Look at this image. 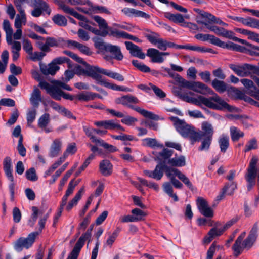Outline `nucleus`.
Segmentation results:
<instances>
[{
    "label": "nucleus",
    "mask_w": 259,
    "mask_h": 259,
    "mask_svg": "<svg viewBox=\"0 0 259 259\" xmlns=\"http://www.w3.org/2000/svg\"><path fill=\"white\" fill-rule=\"evenodd\" d=\"M230 132L231 139L234 142L238 141L240 138L243 137L244 135L243 132L235 126H231L230 128Z\"/></svg>",
    "instance_id": "4c0bfd02"
},
{
    "label": "nucleus",
    "mask_w": 259,
    "mask_h": 259,
    "mask_svg": "<svg viewBox=\"0 0 259 259\" xmlns=\"http://www.w3.org/2000/svg\"><path fill=\"white\" fill-rule=\"evenodd\" d=\"M211 84L213 88L220 93H223L227 90L228 92H233L237 95L242 94L241 91L234 87H230L228 88L227 84L225 82L217 79L212 80Z\"/></svg>",
    "instance_id": "9b49d317"
},
{
    "label": "nucleus",
    "mask_w": 259,
    "mask_h": 259,
    "mask_svg": "<svg viewBox=\"0 0 259 259\" xmlns=\"http://www.w3.org/2000/svg\"><path fill=\"white\" fill-rule=\"evenodd\" d=\"M30 59L33 61H40L42 59L44 56H46V53L44 52H32L30 55Z\"/></svg>",
    "instance_id": "69168bd1"
},
{
    "label": "nucleus",
    "mask_w": 259,
    "mask_h": 259,
    "mask_svg": "<svg viewBox=\"0 0 259 259\" xmlns=\"http://www.w3.org/2000/svg\"><path fill=\"white\" fill-rule=\"evenodd\" d=\"M170 120L173 122L177 131L184 138H189L193 143L197 141L198 134L195 131L194 127L188 124L184 120L180 119L177 117L171 116Z\"/></svg>",
    "instance_id": "f03ea898"
},
{
    "label": "nucleus",
    "mask_w": 259,
    "mask_h": 259,
    "mask_svg": "<svg viewBox=\"0 0 259 259\" xmlns=\"http://www.w3.org/2000/svg\"><path fill=\"white\" fill-rule=\"evenodd\" d=\"M62 141L60 139H55L51 145L49 156L53 158L57 157L61 151Z\"/></svg>",
    "instance_id": "412c9836"
},
{
    "label": "nucleus",
    "mask_w": 259,
    "mask_h": 259,
    "mask_svg": "<svg viewBox=\"0 0 259 259\" xmlns=\"http://www.w3.org/2000/svg\"><path fill=\"white\" fill-rule=\"evenodd\" d=\"M246 235L245 232H242L237 238L235 243L233 245L232 249L234 252V255L238 256L242 252L243 249L248 248V246H244V241L242 242L243 238Z\"/></svg>",
    "instance_id": "6ab92c4d"
},
{
    "label": "nucleus",
    "mask_w": 259,
    "mask_h": 259,
    "mask_svg": "<svg viewBox=\"0 0 259 259\" xmlns=\"http://www.w3.org/2000/svg\"><path fill=\"white\" fill-rule=\"evenodd\" d=\"M124 32L125 31H119L117 29H114L112 28L111 27H108V29H107L106 30L101 31V36L103 37H105L107 35H109L110 36H112L117 38H123Z\"/></svg>",
    "instance_id": "bb28decb"
},
{
    "label": "nucleus",
    "mask_w": 259,
    "mask_h": 259,
    "mask_svg": "<svg viewBox=\"0 0 259 259\" xmlns=\"http://www.w3.org/2000/svg\"><path fill=\"white\" fill-rule=\"evenodd\" d=\"M149 86L151 90H152L155 94L160 99L164 98L166 97V94L159 88L153 84L151 83H149Z\"/></svg>",
    "instance_id": "4d7b16f0"
},
{
    "label": "nucleus",
    "mask_w": 259,
    "mask_h": 259,
    "mask_svg": "<svg viewBox=\"0 0 259 259\" xmlns=\"http://www.w3.org/2000/svg\"><path fill=\"white\" fill-rule=\"evenodd\" d=\"M192 90L202 94L213 95V96L206 98L203 96L199 95L197 98L189 96L187 94H180V97L187 102L196 105L201 106L204 105L205 106L218 110L226 109L229 111H234L235 107L230 106L223 99L215 94L212 90L207 85L199 81H194Z\"/></svg>",
    "instance_id": "f257e3e1"
},
{
    "label": "nucleus",
    "mask_w": 259,
    "mask_h": 259,
    "mask_svg": "<svg viewBox=\"0 0 259 259\" xmlns=\"http://www.w3.org/2000/svg\"><path fill=\"white\" fill-rule=\"evenodd\" d=\"M90 6L91 7L92 11L95 13H105L108 15L111 14V12L105 6H93L92 3Z\"/></svg>",
    "instance_id": "8fccbe9b"
},
{
    "label": "nucleus",
    "mask_w": 259,
    "mask_h": 259,
    "mask_svg": "<svg viewBox=\"0 0 259 259\" xmlns=\"http://www.w3.org/2000/svg\"><path fill=\"white\" fill-rule=\"evenodd\" d=\"M143 144L144 146H146L151 148L154 147H162L163 146L162 145H160L158 143L156 139L151 138H147L142 140Z\"/></svg>",
    "instance_id": "37998d69"
},
{
    "label": "nucleus",
    "mask_w": 259,
    "mask_h": 259,
    "mask_svg": "<svg viewBox=\"0 0 259 259\" xmlns=\"http://www.w3.org/2000/svg\"><path fill=\"white\" fill-rule=\"evenodd\" d=\"M185 49L200 52H212V49L206 48L205 47H201L197 46H192L190 44L185 45Z\"/></svg>",
    "instance_id": "09e8293b"
},
{
    "label": "nucleus",
    "mask_w": 259,
    "mask_h": 259,
    "mask_svg": "<svg viewBox=\"0 0 259 259\" xmlns=\"http://www.w3.org/2000/svg\"><path fill=\"white\" fill-rule=\"evenodd\" d=\"M203 139L202 141L201 145L199 147L200 151H203L204 150H208L210 145L211 143L212 139L211 138L203 137Z\"/></svg>",
    "instance_id": "13d9d810"
},
{
    "label": "nucleus",
    "mask_w": 259,
    "mask_h": 259,
    "mask_svg": "<svg viewBox=\"0 0 259 259\" xmlns=\"http://www.w3.org/2000/svg\"><path fill=\"white\" fill-rule=\"evenodd\" d=\"M93 75V79H95L97 82L100 85L114 91H119V85L108 82L106 79L103 78L101 75Z\"/></svg>",
    "instance_id": "4be33fe9"
},
{
    "label": "nucleus",
    "mask_w": 259,
    "mask_h": 259,
    "mask_svg": "<svg viewBox=\"0 0 259 259\" xmlns=\"http://www.w3.org/2000/svg\"><path fill=\"white\" fill-rule=\"evenodd\" d=\"M258 158L256 156H253L250 161L247 171L245 178L247 182V188L248 191H250L255 184V179L257 175L256 164Z\"/></svg>",
    "instance_id": "0eeeda50"
},
{
    "label": "nucleus",
    "mask_w": 259,
    "mask_h": 259,
    "mask_svg": "<svg viewBox=\"0 0 259 259\" xmlns=\"http://www.w3.org/2000/svg\"><path fill=\"white\" fill-rule=\"evenodd\" d=\"M94 45L96 48L101 50L107 52V48L110 46V44H106L100 38H95L94 39Z\"/></svg>",
    "instance_id": "c03bdc74"
},
{
    "label": "nucleus",
    "mask_w": 259,
    "mask_h": 259,
    "mask_svg": "<svg viewBox=\"0 0 259 259\" xmlns=\"http://www.w3.org/2000/svg\"><path fill=\"white\" fill-rule=\"evenodd\" d=\"M224 231V229L223 227L220 228L213 227L211 228L208 232L207 235L204 238V242L207 244L209 243L214 237L221 236Z\"/></svg>",
    "instance_id": "393cba45"
},
{
    "label": "nucleus",
    "mask_w": 259,
    "mask_h": 259,
    "mask_svg": "<svg viewBox=\"0 0 259 259\" xmlns=\"http://www.w3.org/2000/svg\"><path fill=\"white\" fill-rule=\"evenodd\" d=\"M91 231L92 229H88L84 233L81 235L67 259H77L79 253L81 249L83 246L85 241L88 239L90 240L91 237Z\"/></svg>",
    "instance_id": "1a4fd4ad"
},
{
    "label": "nucleus",
    "mask_w": 259,
    "mask_h": 259,
    "mask_svg": "<svg viewBox=\"0 0 259 259\" xmlns=\"http://www.w3.org/2000/svg\"><path fill=\"white\" fill-rule=\"evenodd\" d=\"M107 52H110L113 56V58L120 61L123 59V55L122 54L120 48L118 46L110 44L107 48Z\"/></svg>",
    "instance_id": "cd10ccee"
},
{
    "label": "nucleus",
    "mask_w": 259,
    "mask_h": 259,
    "mask_svg": "<svg viewBox=\"0 0 259 259\" xmlns=\"http://www.w3.org/2000/svg\"><path fill=\"white\" fill-rule=\"evenodd\" d=\"M25 177L28 180L32 182H35L38 179L36 170L34 167H31L26 171Z\"/></svg>",
    "instance_id": "49530a36"
},
{
    "label": "nucleus",
    "mask_w": 259,
    "mask_h": 259,
    "mask_svg": "<svg viewBox=\"0 0 259 259\" xmlns=\"http://www.w3.org/2000/svg\"><path fill=\"white\" fill-rule=\"evenodd\" d=\"M231 19L239 22L245 25L259 29V20L255 18L250 17H247L245 18L240 17H231Z\"/></svg>",
    "instance_id": "a211bd4d"
},
{
    "label": "nucleus",
    "mask_w": 259,
    "mask_h": 259,
    "mask_svg": "<svg viewBox=\"0 0 259 259\" xmlns=\"http://www.w3.org/2000/svg\"><path fill=\"white\" fill-rule=\"evenodd\" d=\"M177 76H178V79L179 83L181 84V85L184 88H188L189 89H192V86L193 84L194 81H190L188 80H186L185 79L182 77L179 74H177Z\"/></svg>",
    "instance_id": "bf43d9fd"
},
{
    "label": "nucleus",
    "mask_w": 259,
    "mask_h": 259,
    "mask_svg": "<svg viewBox=\"0 0 259 259\" xmlns=\"http://www.w3.org/2000/svg\"><path fill=\"white\" fill-rule=\"evenodd\" d=\"M146 55L151 59V61L153 63H161L164 60L163 57L161 56V52L156 49H148Z\"/></svg>",
    "instance_id": "5701e85b"
},
{
    "label": "nucleus",
    "mask_w": 259,
    "mask_h": 259,
    "mask_svg": "<svg viewBox=\"0 0 259 259\" xmlns=\"http://www.w3.org/2000/svg\"><path fill=\"white\" fill-rule=\"evenodd\" d=\"M88 76L93 78L92 74L100 75L99 74H103L111 78L116 79L119 81H123L124 80V77L120 74L114 72L110 70L100 68L98 66H91L88 68L87 71Z\"/></svg>",
    "instance_id": "6e6552de"
},
{
    "label": "nucleus",
    "mask_w": 259,
    "mask_h": 259,
    "mask_svg": "<svg viewBox=\"0 0 259 259\" xmlns=\"http://www.w3.org/2000/svg\"><path fill=\"white\" fill-rule=\"evenodd\" d=\"M40 8H35L31 12V15L35 17H39L41 14L42 11L46 12L48 15H50L51 12V9L49 8L48 5L44 2L40 3Z\"/></svg>",
    "instance_id": "c756f323"
},
{
    "label": "nucleus",
    "mask_w": 259,
    "mask_h": 259,
    "mask_svg": "<svg viewBox=\"0 0 259 259\" xmlns=\"http://www.w3.org/2000/svg\"><path fill=\"white\" fill-rule=\"evenodd\" d=\"M4 170L6 177L10 181H13L12 161L10 157L7 156L3 161Z\"/></svg>",
    "instance_id": "a878e982"
},
{
    "label": "nucleus",
    "mask_w": 259,
    "mask_h": 259,
    "mask_svg": "<svg viewBox=\"0 0 259 259\" xmlns=\"http://www.w3.org/2000/svg\"><path fill=\"white\" fill-rule=\"evenodd\" d=\"M162 188L164 192L169 197L172 198L175 201L177 202L179 200L177 195L176 194L173 193V188L171 183H164L162 185Z\"/></svg>",
    "instance_id": "f704fd0d"
},
{
    "label": "nucleus",
    "mask_w": 259,
    "mask_h": 259,
    "mask_svg": "<svg viewBox=\"0 0 259 259\" xmlns=\"http://www.w3.org/2000/svg\"><path fill=\"white\" fill-rule=\"evenodd\" d=\"M221 36L232 39L235 41L240 42L242 44H246V40L234 36V33H233V32H232V31L227 30L225 29H224V31L222 34Z\"/></svg>",
    "instance_id": "ea45409f"
},
{
    "label": "nucleus",
    "mask_w": 259,
    "mask_h": 259,
    "mask_svg": "<svg viewBox=\"0 0 259 259\" xmlns=\"http://www.w3.org/2000/svg\"><path fill=\"white\" fill-rule=\"evenodd\" d=\"M93 95H95V93L91 92H82L76 96V98L80 101H89L93 100Z\"/></svg>",
    "instance_id": "a19ab883"
},
{
    "label": "nucleus",
    "mask_w": 259,
    "mask_h": 259,
    "mask_svg": "<svg viewBox=\"0 0 259 259\" xmlns=\"http://www.w3.org/2000/svg\"><path fill=\"white\" fill-rule=\"evenodd\" d=\"M121 231V229L119 227H117L116 229L114 231L113 233L109 236V238L106 241V244L108 245L111 246L113 243L115 241L116 238L118 236L119 232Z\"/></svg>",
    "instance_id": "6e6d98bb"
},
{
    "label": "nucleus",
    "mask_w": 259,
    "mask_h": 259,
    "mask_svg": "<svg viewBox=\"0 0 259 259\" xmlns=\"http://www.w3.org/2000/svg\"><path fill=\"white\" fill-rule=\"evenodd\" d=\"M164 17L175 23H180L184 21L183 16L179 13L174 14L169 12H166L164 14Z\"/></svg>",
    "instance_id": "58836bf2"
},
{
    "label": "nucleus",
    "mask_w": 259,
    "mask_h": 259,
    "mask_svg": "<svg viewBox=\"0 0 259 259\" xmlns=\"http://www.w3.org/2000/svg\"><path fill=\"white\" fill-rule=\"evenodd\" d=\"M197 205L200 213L204 216L212 218L213 216V210L208 206L207 201L199 197L197 199Z\"/></svg>",
    "instance_id": "4468645a"
},
{
    "label": "nucleus",
    "mask_w": 259,
    "mask_h": 259,
    "mask_svg": "<svg viewBox=\"0 0 259 259\" xmlns=\"http://www.w3.org/2000/svg\"><path fill=\"white\" fill-rule=\"evenodd\" d=\"M39 84L40 87L42 89H45L47 93L54 99L56 100H61L63 91L56 85H51L46 81H41Z\"/></svg>",
    "instance_id": "9d476101"
},
{
    "label": "nucleus",
    "mask_w": 259,
    "mask_h": 259,
    "mask_svg": "<svg viewBox=\"0 0 259 259\" xmlns=\"http://www.w3.org/2000/svg\"><path fill=\"white\" fill-rule=\"evenodd\" d=\"M23 48L24 50L29 55L33 52V47L30 41L28 39H25L23 42Z\"/></svg>",
    "instance_id": "774afa93"
},
{
    "label": "nucleus",
    "mask_w": 259,
    "mask_h": 259,
    "mask_svg": "<svg viewBox=\"0 0 259 259\" xmlns=\"http://www.w3.org/2000/svg\"><path fill=\"white\" fill-rule=\"evenodd\" d=\"M164 171H165L166 175L169 179L170 181L173 179H176V177L179 178L181 174V172L179 169L166 165Z\"/></svg>",
    "instance_id": "e433bc0d"
},
{
    "label": "nucleus",
    "mask_w": 259,
    "mask_h": 259,
    "mask_svg": "<svg viewBox=\"0 0 259 259\" xmlns=\"http://www.w3.org/2000/svg\"><path fill=\"white\" fill-rule=\"evenodd\" d=\"M93 18L98 23L101 31H104L108 29V24L104 19L97 15L94 16Z\"/></svg>",
    "instance_id": "de8ad7c7"
},
{
    "label": "nucleus",
    "mask_w": 259,
    "mask_h": 259,
    "mask_svg": "<svg viewBox=\"0 0 259 259\" xmlns=\"http://www.w3.org/2000/svg\"><path fill=\"white\" fill-rule=\"evenodd\" d=\"M258 145L256 139L255 138H252L246 144L244 152L246 153L251 150L256 149Z\"/></svg>",
    "instance_id": "3c124183"
},
{
    "label": "nucleus",
    "mask_w": 259,
    "mask_h": 259,
    "mask_svg": "<svg viewBox=\"0 0 259 259\" xmlns=\"http://www.w3.org/2000/svg\"><path fill=\"white\" fill-rule=\"evenodd\" d=\"M29 100L33 107L37 108L38 107L39 102L42 101V98L41 92L37 87H34Z\"/></svg>",
    "instance_id": "b1692460"
},
{
    "label": "nucleus",
    "mask_w": 259,
    "mask_h": 259,
    "mask_svg": "<svg viewBox=\"0 0 259 259\" xmlns=\"http://www.w3.org/2000/svg\"><path fill=\"white\" fill-rule=\"evenodd\" d=\"M258 228V223H255L250 231L249 235L244 241V246H248V248L252 246L257 237Z\"/></svg>",
    "instance_id": "dca6fc26"
},
{
    "label": "nucleus",
    "mask_w": 259,
    "mask_h": 259,
    "mask_svg": "<svg viewBox=\"0 0 259 259\" xmlns=\"http://www.w3.org/2000/svg\"><path fill=\"white\" fill-rule=\"evenodd\" d=\"M195 37L197 39L201 40L204 41L209 40L211 44L224 49L226 48L233 50H238V47H240L239 46H238L232 42L226 43L222 41L219 38L214 36V35L209 34L199 33L195 35Z\"/></svg>",
    "instance_id": "20e7f679"
},
{
    "label": "nucleus",
    "mask_w": 259,
    "mask_h": 259,
    "mask_svg": "<svg viewBox=\"0 0 259 259\" xmlns=\"http://www.w3.org/2000/svg\"><path fill=\"white\" fill-rule=\"evenodd\" d=\"M165 167V165L164 164H158L153 170H144L143 173L149 178L159 181L161 179L163 176Z\"/></svg>",
    "instance_id": "ddd939ff"
},
{
    "label": "nucleus",
    "mask_w": 259,
    "mask_h": 259,
    "mask_svg": "<svg viewBox=\"0 0 259 259\" xmlns=\"http://www.w3.org/2000/svg\"><path fill=\"white\" fill-rule=\"evenodd\" d=\"M46 40L49 48H50V47L63 48L64 43L63 38L61 37L55 38L54 37H48L46 38Z\"/></svg>",
    "instance_id": "7c9ffc66"
},
{
    "label": "nucleus",
    "mask_w": 259,
    "mask_h": 259,
    "mask_svg": "<svg viewBox=\"0 0 259 259\" xmlns=\"http://www.w3.org/2000/svg\"><path fill=\"white\" fill-rule=\"evenodd\" d=\"M168 163L172 166L182 167L186 164L185 157L182 155L178 157H174L169 159Z\"/></svg>",
    "instance_id": "c9c22d12"
},
{
    "label": "nucleus",
    "mask_w": 259,
    "mask_h": 259,
    "mask_svg": "<svg viewBox=\"0 0 259 259\" xmlns=\"http://www.w3.org/2000/svg\"><path fill=\"white\" fill-rule=\"evenodd\" d=\"M115 102L117 104H121L124 106H128L137 112L140 113L142 115L146 118L155 120H158L159 118L158 115L154 114L152 112L148 111L139 107H135L134 106L131 105V104L139 103V100L136 97L133 96L132 95H125L116 98Z\"/></svg>",
    "instance_id": "7ed1b4c3"
},
{
    "label": "nucleus",
    "mask_w": 259,
    "mask_h": 259,
    "mask_svg": "<svg viewBox=\"0 0 259 259\" xmlns=\"http://www.w3.org/2000/svg\"><path fill=\"white\" fill-rule=\"evenodd\" d=\"M52 21L55 24L60 26H65L67 24V19L64 16L60 14L54 15L52 18Z\"/></svg>",
    "instance_id": "79ce46f5"
},
{
    "label": "nucleus",
    "mask_w": 259,
    "mask_h": 259,
    "mask_svg": "<svg viewBox=\"0 0 259 259\" xmlns=\"http://www.w3.org/2000/svg\"><path fill=\"white\" fill-rule=\"evenodd\" d=\"M115 123V120L113 119L94 122V124L98 127H103L105 129L111 130H114Z\"/></svg>",
    "instance_id": "473e14b6"
},
{
    "label": "nucleus",
    "mask_w": 259,
    "mask_h": 259,
    "mask_svg": "<svg viewBox=\"0 0 259 259\" xmlns=\"http://www.w3.org/2000/svg\"><path fill=\"white\" fill-rule=\"evenodd\" d=\"M97 144H99L100 146L104 147L109 152L113 153L118 150V149L115 146L105 142L101 139L98 141V143Z\"/></svg>",
    "instance_id": "5fc2aeb1"
},
{
    "label": "nucleus",
    "mask_w": 259,
    "mask_h": 259,
    "mask_svg": "<svg viewBox=\"0 0 259 259\" xmlns=\"http://www.w3.org/2000/svg\"><path fill=\"white\" fill-rule=\"evenodd\" d=\"M132 64L142 72L147 73L150 71V69L148 66L137 60H133L132 61Z\"/></svg>",
    "instance_id": "864d4df0"
},
{
    "label": "nucleus",
    "mask_w": 259,
    "mask_h": 259,
    "mask_svg": "<svg viewBox=\"0 0 259 259\" xmlns=\"http://www.w3.org/2000/svg\"><path fill=\"white\" fill-rule=\"evenodd\" d=\"M229 68L240 77H246L252 73H256L259 71V67L250 64L245 63L242 65L230 64Z\"/></svg>",
    "instance_id": "39448f33"
},
{
    "label": "nucleus",
    "mask_w": 259,
    "mask_h": 259,
    "mask_svg": "<svg viewBox=\"0 0 259 259\" xmlns=\"http://www.w3.org/2000/svg\"><path fill=\"white\" fill-rule=\"evenodd\" d=\"M60 8L65 13L69 14L78 20L82 21V22H79V25L85 29H87L89 25L87 23V22L85 21V18L84 16L79 14L73 8L65 4L61 5Z\"/></svg>",
    "instance_id": "f8f14e48"
},
{
    "label": "nucleus",
    "mask_w": 259,
    "mask_h": 259,
    "mask_svg": "<svg viewBox=\"0 0 259 259\" xmlns=\"http://www.w3.org/2000/svg\"><path fill=\"white\" fill-rule=\"evenodd\" d=\"M36 115L35 109L29 110L27 114V121L29 126H31V124L34 121Z\"/></svg>",
    "instance_id": "e2e57ef3"
},
{
    "label": "nucleus",
    "mask_w": 259,
    "mask_h": 259,
    "mask_svg": "<svg viewBox=\"0 0 259 259\" xmlns=\"http://www.w3.org/2000/svg\"><path fill=\"white\" fill-rule=\"evenodd\" d=\"M50 121V115L45 113L38 120V126L41 128L46 127Z\"/></svg>",
    "instance_id": "a18cd8bd"
},
{
    "label": "nucleus",
    "mask_w": 259,
    "mask_h": 259,
    "mask_svg": "<svg viewBox=\"0 0 259 259\" xmlns=\"http://www.w3.org/2000/svg\"><path fill=\"white\" fill-rule=\"evenodd\" d=\"M99 168L100 173L105 177L110 176L113 172V165L107 159H104L100 161Z\"/></svg>",
    "instance_id": "aec40b11"
},
{
    "label": "nucleus",
    "mask_w": 259,
    "mask_h": 259,
    "mask_svg": "<svg viewBox=\"0 0 259 259\" xmlns=\"http://www.w3.org/2000/svg\"><path fill=\"white\" fill-rule=\"evenodd\" d=\"M59 67L52 62L48 66L41 67L42 73L45 75H54L59 70Z\"/></svg>",
    "instance_id": "2f4dec72"
},
{
    "label": "nucleus",
    "mask_w": 259,
    "mask_h": 259,
    "mask_svg": "<svg viewBox=\"0 0 259 259\" xmlns=\"http://www.w3.org/2000/svg\"><path fill=\"white\" fill-rule=\"evenodd\" d=\"M39 234L38 232H33L29 234L26 238L19 237L14 243V249L18 252H20L23 248L29 249L33 245Z\"/></svg>",
    "instance_id": "423d86ee"
},
{
    "label": "nucleus",
    "mask_w": 259,
    "mask_h": 259,
    "mask_svg": "<svg viewBox=\"0 0 259 259\" xmlns=\"http://www.w3.org/2000/svg\"><path fill=\"white\" fill-rule=\"evenodd\" d=\"M125 44L126 49L130 51L131 55L141 59L145 58V54L142 52V49L139 46L131 41H125Z\"/></svg>",
    "instance_id": "f3484780"
},
{
    "label": "nucleus",
    "mask_w": 259,
    "mask_h": 259,
    "mask_svg": "<svg viewBox=\"0 0 259 259\" xmlns=\"http://www.w3.org/2000/svg\"><path fill=\"white\" fill-rule=\"evenodd\" d=\"M218 144L220 151L223 153H225L230 145L229 136L227 135L222 134L219 138Z\"/></svg>",
    "instance_id": "c85d7f7f"
},
{
    "label": "nucleus",
    "mask_w": 259,
    "mask_h": 259,
    "mask_svg": "<svg viewBox=\"0 0 259 259\" xmlns=\"http://www.w3.org/2000/svg\"><path fill=\"white\" fill-rule=\"evenodd\" d=\"M111 137L113 139L121 140L123 141H131L134 140V137L133 136L125 134H121L120 135H111Z\"/></svg>",
    "instance_id": "052dcab7"
},
{
    "label": "nucleus",
    "mask_w": 259,
    "mask_h": 259,
    "mask_svg": "<svg viewBox=\"0 0 259 259\" xmlns=\"http://www.w3.org/2000/svg\"><path fill=\"white\" fill-rule=\"evenodd\" d=\"M25 0H14V4L17 8V10L21 15L23 19L25 20V13L24 10L22 7V5L24 3Z\"/></svg>",
    "instance_id": "0e129e2a"
},
{
    "label": "nucleus",
    "mask_w": 259,
    "mask_h": 259,
    "mask_svg": "<svg viewBox=\"0 0 259 259\" xmlns=\"http://www.w3.org/2000/svg\"><path fill=\"white\" fill-rule=\"evenodd\" d=\"M201 131L197 132L198 137L197 141H199L203 137H208L212 138L214 131L212 125L208 122L204 121L201 124Z\"/></svg>",
    "instance_id": "2eb2a0df"
},
{
    "label": "nucleus",
    "mask_w": 259,
    "mask_h": 259,
    "mask_svg": "<svg viewBox=\"0 0 259 259\" xmlns=\"http://www.w3.org/2000/svg\"><path fill=\"white\" fill-rule=\"evenodd\" d=\"M173 154V151L167 148H164L158 153V156L161 159L166 160L170 158Z\"/></svg>",
    "instance_id": "680f3d73"
},
{
    "label": "nucleus",
    "mask_w": 259,
    "mask_h": 259,
    "mask_svg": "<svg viewBox=\"0 0 259 259\" xmlns=\"http://www.w3.org/2000/svg\"><path fill=\"white\" fill-rule=\"evenodd\" d=\"M203 17L208 19L209 23H216L224 26H227L228 24L222 21L219 18L216 17L215 16L207 12H203L201 14Z\"/></svg>",
    "instance_id": "72a5a7b5"
},
{
    "label": "nucleus",
    "mask_w": 259,
    "mask_h": 259,
    "mask_svg": "<svg viewBox=\"0 0 259 259\" xmlns=\"http://www.w3.org/2000/svg\"><path fill=\"white\" fill-rule=\"evenodd\" d=\"M132 64L142 72L147 73L150 71V69L148 66L137 60H133L132 61Z\"/></svg>",
    "instance_id": "603ef678"
},
{
    "label": "nucleus",
    "mask_w": 259,
    "mask_h": 259,
    "mask_svg": "<svg viewBox=\"0 0 259 259\" xmlns=\"http://www.w3.org/2000/svg\"><path fill=\"white\" fill-rule=\"evenodd\" d=\"M83 130L86 135L90 138L93 142L96 143H98V141L100 140V139L97 138L96 136H94L93 133L94 132L93 131V129H90L88 127H84Z\"/></svg>",
    "instance_id": "338daca9"
}]
</instances>
